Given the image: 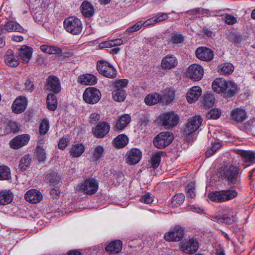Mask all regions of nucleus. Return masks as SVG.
Here are the masks:
<instances>
[{
    "instance_id": "f257e3e1",
    "label": "nucleus",
    "mask_w": 255,
    "mask_h": 255,
    "mask_svg": "<svg viewBox=\"0 0 255 255\" xmlns=\"http://www.w3.org/2000/svg\"><path fill=\"white\" fill-rule=\"evenodd\" d=\"M239 168L232 164L222 166L219 171L220 176L223 179H226L230 184L239 182Z\"/></svg>"
},
{
    "instance_id": "f03ea898",
    "label": "nucleus",
    "mask_w": 255,
    "mask_h": 255,
    "mask_svg": "<svg viewBox=\"0 0 255 255\" xmlns=\"http://www.w3.org/2000/svg\"><path fill=\"white\" fill-rule=\"evenodd\" d=\"M65 30L73 35H79L82 31L83 26L80 19L71 16L66 18L64 21Z\"/></svg>"
},
{
    "instance_id": "7ed1b4c3",
    "label": "nucleus",
    "mask_w": 255,
    "mask_h": 255,
    "mask_svg": "<svg viewBox=\"0 0 255 255\" xmlns=\"http://www.w3.org/2000/svg\"><path fill=\"white\" fill-rule=\"evenodd\" d=\"M238 195L235 190L215 191L209 194L208 197L212 201L223 202L236 197Z\"/></svg>"
},
{
    "instance_id": "20e7f679",
    "label": "nucleus",
    "mask_w": 255,
    "mask_h": 255,
    "mask_svg": "<svg viewBox=\"0 0 255 255\" xmlns=\"http://www.w3.org/2000/svg\"><path fill=\"white\" fill-rule=\"evenodd\" d=\"M128 80L121 79L117 81L115 84V89L112 92V97L114 101L121 102L125 100L126 93L125 89L127 87Z\"/></svg>"
},
{
    "instance_id": "39448f33",
    "label": "nucleus",
    "mask_w": 255,
    "mask_h": 255,
    "mask_svg": "<svg viewBox=\"0 0 255 255\" xmlns=\"http://www.w3.org/2000/svg\"><path fill=\"white\" fill-rule=\"evenodd\" d=\"M98 182L95 179L89 178L77 185L75 189L77 191H82L88 195H93L98 191Z\"/></svg>"
},
{
    "instance_id": "423d86ee",
    "label": "nucleus",
    "mask_w": 255,
    "mask_h": 255,
    "mask_svg": "<svg viewBox=\"0 0 255 255\" xmlns=\"http://www.w3.org/2000/svg\"><path fill=\"white\" fill-rule=\"evenodd\" d=\"M184 236L183 228L179 225H176L171 227L168 232L165 233L164 239L169 242H179L182 240Z\"/></svg>"
},
{
    "instance_id": "0eeeda50",
    "label": "nucleus",
    "mask_w": 255,
    "mask_h": 255,
    "mask_svg": "<svg viewBox=\"0 0 255 255\" xmlns=\"http://www.w3.org/2000/svg\"><path fill=\"white\" fill-rule=\"evenodd\" d=\"M174 139L173 134L170 132H162L156 135L153 140L154 145L162 149L169 145Z\"/></svg>"
},
{
    "instance_id": "6e6552de",
    "label": "nucleus",
    "mask_w": 255,
    "mask_h": 255,
    "mask_svg": "<svg viewBox=\"0 0 255 255\" xmlns=\"http://www.w3.org/2000/svg\"><path fill=\"white\" fill-rule=\"evenodd\" d=\"M101 96V93L99 89L90 87L85 90L83 98L86 103L89 104H95L100 101Z\"/></svg>"
},
{
    "instance_id": "1a4fd4ad",
    "label": "nucleus",
    "mask_w": 255,
    "mask_h": 255,
    "mask_svg": "<svg viewBox=\"0 0 255 255\" xmlns=\"http://www.w3.org/2000/svg\"><path fill=\"white\" fill-rule=\"evenodd\" d=\"M162 125L169 128L176 126L179 121L178 115L174 112H169L162 114L159 117Z\"/></svg>"
},
{
    "instance_id": "9d476101",
    "label": "nucleus",
    "mask_w": 255,
    "mask_h": 255,
    "mask_svg": "<svg viewBox=\"0 0 255 255\" xmlns=\"http://www.w3.org/2000/svg\"><path fill=\"white\" fill-rule=\"evenodd\" d=\"M97 68L99 72L106 77L114 78L116 76V70L109 62L105 61H98Z\"/></svg>"
},
{
    "instance_id": "9b49d317",
    "label": "nucleus",
    "mask_w": 255,
    "mask_h": 255,
    "mask_svg": "<svg viewBox=\"0 0 255 255\" xmlns=\"http://www.w3.org/2000/svg\"><path fill=\"white\" fill-rule=\"evenodd\" d=\"M202 122L203 119L200 116L196 115L190 118L184 128V133L186 135L192 134L199 128Z\"/></svg>"
},
{
    "instance_id": "f8f14e48",
    "label": "nucleus",
    "mask_w": 255,
    "mask_h": 255,
    "mask_svg": "<svg viewBox=\"0 0 255 255\" xmlns=\"http://www.w3.org/2000/svg\"><path fill=\"white\" fill-rule=\"evenodd\" d=\"M187 76L194 81H199L204 75V69L199 64L194 63L190 65L187 71Z\"/></svg>"
},
{
    "instance_id": "ddd939ff",
    "label": "nucleus",
    "mask_w": 255,
    "mask_h": 255,
    "mask_svg": "<svg viewBox=\"0 0 255 255\" xmlns=\"http://www.w3.org/2000/svg\"><path fill=\"white\" fill-rule=\"evenodd\" d=\"M195 54L197 58L206 62L211 61L214 56V51L204 46L197 48L195 51Z\"/></svg>"
},
{
    "instance_id": "4468645a",
    "label": "nucleus",
    "mask_w": 255,
    "mask_h": 255,
    "mask_svg": "<svg viewBox=\"0 0 255 255\" xmlns=\"http://www.w3.org/2000/svg\"><path fill=\"white\" fill-rule=\"evenodd\" d=\"M45 88L54 93H59L61 89L59 79L55 76H49L46 79Z\"/></svg>"
},
{
    "instance_id": "2eb2a0df",
    "label": "nucleus",
    "mask_w": 255,
    "mask_h": 255,
    "mask_svg": "<svg viewBox=\"0 0 255 255\" xmlns=\"http://www.w3.org/2000/svg\"><path fill=\"white\" fill-rule=\"evenodd\" d=\"M110 128V125L107 122H103L93 128L92 132L96 137L103 138L109 132Z\"/></svg>"
},
{
    "instance_id": "dca6fc26",
    "label": "nucleus",
    "mask_w": 255,
    "mask_h": 255,
    "mask_svg": "<svg viewBox=\"0 0 255 255\" xmlns=\"http://www.w3.org/2000/svg\"><path fill=\"white\" fill-rule=\"evenodd\" d=\"M30 139L29 134L18 135L13 138L10 142V146L13 149H18L28 143Z\"/></svg>"
},
{
    "instance_id": "f3484780",
    "label": "nucleus",
    "mask_w": 255,
    "mask_h": 255,
    "mask_svg": "<svg viewBox=\"0 0 255 255\" xmlns=\"http://www.w3.org/2000/svg\"><path fill=\"white\" fill-rule=\"evenodd\" d=\"M178 64V60L173 55H167L164 57L161 62V67L165 70H171L175 68Z\"/></svg>"
},
{
    "instance_id": "a211bd4d",
    "label": "nucleus",
    "mask_w": 255,
    "mask_h": 255,
    "mask_svg": "<svg viewBox=\"0 0 255 255\" xmlns=\"http://www.w3.org/2000/svg\"><path fill=\"white\" fill-rule=\"evenodd\" d=\"M199 248V243L196 239H191L182 244V251L187 254H193L196 252Z\"/></svg>"
},
{
    "instance_id": "6ab92c4d",
    "label": "nucleus",
    "mask_w": 255,
    "mask_h": 255,
    "mask_svg": "<svg viewBox=\"0 0 255 255\" xmlns=\"http://www.w3.org/2000/svg\"><path fill=\"white\" fill-rule=\"evenodd\" d=\"M141 156V152L139 149L132 148L126 154L127 162L129 164H135L140 161Z\"/></svg>"
},
{
    "instance_id": "aec40b11",
    "label": "nucleus",
    "mask_w": 255,
    "mask_h": 255,
    "mask_svg": "<svg viewBox=\"0 0 255 255\" xmlns=\"http://www.w3.org/2000/svg\"><path fill=\"white\" fill-rule=\"evenodd\" d=\"M131 117L129 114H123L119 117L115 122L114 129L115 131H121L123 130L130 123Z\"/></svg>"
},
{
    "instance_id": "412c9836",
    "label": "nucleus",
    "mask_w": 255,
    "mask_h": 255,
    "mask_svg": "<svg viewBox=\"0 0 255 255\" xmlns=\"http://www.w3.org/2000/svg\"><path fill=\"white\" fill-rule=\"evenodd\" d=\"M202 94V89L199 86H193L187 93V100L193 103L198 100Z\"/></svg>"
},
{
    "instance_id": "4be33fe9",
    "label": "nucleus",
    "mask_w": 255,
    "mask_h": 255,
    "mask_svg": "<svg viewBox=\"0 0 255 255\" xmlns=\"http://www.w3.org/2000/svg\"><path fill=\"white\" fill-rule=\"evenodd\" d=\"M77 81L83 85H94L97 83L98 79L95 75L87 73L80 75Z\"/></svg>"
},
{
    "instance_id": "5701e85b",
    "label": "nucleus",
    "mask_w": 255,
    "mask_h": 255,
    "mask_svg": "<svg viewBox=\"0 0 255 255\" xmlns=\"http://www.w3.org/2000/svg\"><path fill=\"white\" fill-rule=\"evenodd\" d=\"M236 220V216L233 209L227 208L223 210L222 217L219 219V222L228 224H231Z\"/></svg>"
},
{
    "instance_id": "b1692460",
    "label": "nucleus",
    "mask_w": 255,
    "mask_h": 255,
    "mask_svg": "<svg viewBox=\"0 0 255 255\" xmlns=\"http://www.w3.org/2000/svg\"><path fill=\"white\" fill-rule=\"evenodd\" d=\"M27 101L25 97L18 98L15 100L12 105V111L15 113H21L26 109Z\"/></svg>"
},
{
    "instance_id": "393cba45",
    "label": "nucleus",
    "mask_w": 255,
    "mask_h": 255,
    "mask_svg": "<svg viewBox=\"0 0 255 255\" xmlns=\"http://www.w3.org/2000/svg\"><path fill=\"white\" fill-rule=\"evenodd\" d=\"M25 199L32 203H37L42 200V195L40 191L36 189H31L25 193Z\"/></svg>"
},
{
    "instance_id": "a878e982",
    "label": "nucleus",
    "mask_w": 255,
    "mask_h": 255,
    "mask_svg": "<svg viewBox=\"0 0 255 255\" xmlns=\"http://www.w3.org/2000/svg\"><path fill=\"white\" fill-rule=\"evenodd\" d=\"M231 116L233 120L238 123L244 122L247 118L245 110L242 108H236L232 110L231 112Z\"/></svg>"
},
{
    "instance_id": "bb28decb",
    "label": "nucleus",
    "mask_w": 255,
    "mask_h": 255,
    "mask_svg": "<svg viewBox=\"0 0 255 255\" xmlns=\"http://www.w3.org/2000/svg\"><path fill=\"white\" fill-rule=\"evenodd\" d=\"M32 54V48L25 45L22 46L18 51L19 56L25 63H28L29 61Z\"/></svg>"
},
{
    "instance_id": "cd10ccee",
    "label": "nucleus",
    "mask_w": 255,
    "mask_h": 255,
    "mask_svg": "<svg viewBox=\"0 0 255 255\" xmlns=\"http://www.w3.org/2000/svg\"><path fill=\"white\" fill-rule=\"evenodd\" d=\"M226 80L222 78H216L212 83L213 91L218 93H223L226 85Z\"/></svg>"
},
{
    "instance_id": "c85d7f7f",
    "label": "nucleus",
    "mask_w": 255,
    "mask_h": 255,
    "mask_svg": "<svg viewBox=\"0 0 255 255\" xmlns=\"http://www.w3.org/2000/svg\"><path fill=\"white\" fill-rule=\"evenodd\" d=\"M13 198L12 193L10 190H2L0 192V204L6 205L10 203Z\"/></svg>"
},
{
    "instance_id": "c756f323",
    "label": "nucleus",
    "mask_w": 255,
    "mask_h": 255,
    "mask_svg": "<svg viewBox=\"0 0 255 255\" xmlns=\"http://www.w3.org/2000/svg\"><path fill=\"white\" fill-rule=\"evenodd\" d=\"M122 249V242L120 240H116L111 242L105 247L107 252L118 253Z\"/></svg>"
},
{
    "instance_id": "7c9ffc66",
    "label": "nucleus",
    "mask_w": 255,
    "mask_h": 255,
    "mask_svg": "<svg viewBox=\"0 0 255 255\" xmlns=\"http://www.w3.org/2000/svg\"><path fill=\"white\" fill-rule=\"evenodd\" d=\"M105 149L102 145H96L94 147L92 152L91 160L96 162L104 156Z\"/></svg>"
},
{
    "instance_id": "2f4dec72",
    "label": "nucleus",
    "mask_w": 255,
    "mask_h": 255,
    "mask_svg": "<svg viewBox=\"0 0 255 255\" xmlns=\"http://www.w3.org/2000/svg\"><path fill=\"white\" fill-rule=\"evenodd\" d=\"M85 147L82 143H76L72 146L70 154L72 157H78L84 152Z\"/></svg>"
},
{
    "instance_id": "473e14b6",
    "label": "nucleus",
    "mask_w": 255,
    "mask_h": 255,
    "mask_svg": "<svg viewBox=\"0 0 255 255\" xmlns=\"http://www.w3.org/2000/svg\"><path fill=\"white\" fill-rule=\"evenodd\" d=\"M81 11L85 17H91L94 13L92 5L87 1H84L81 5Z\"/></svg>"
},
{
    "instance_id": "72a5a7b5",
    "label": "nucleus",
    "mask_w": 255,
    "mask_h": 255,
    "mask_svg": "<svg viewBox=\"0 0 255 255\" xmlns=\"http://www.w3.org/2000/svg\"><path fill=\"white\" fill-rule=\"evenodd\" d=\"M40 49L42 52L49 54H60L62 51L59 47L46 44L41 45Z\"/></svg>"
},
{
    "instance_id": "f704fd0d",
    "label": "nucleus",
    "mask_w": 255,
    "mask_h": 255,
    "mask_svg": "<svg viewBox=\"0 0 255 255\" xmlns=\"http://www.w3.org/2000/svg\"><path fill=\"white\" fill-rule=\"evenodd\" d=\"M218 72L221 75H229L233 73L234 67L232 64L228 62L220 64L218 67Z\"/></svg>"
},
{
    "instance_id": "c9c22d12",
    "label": "nucleus",
    "mask_w": 255,
    "mask_h": 255,
    "mask_svg": "<svg viewBox=\"0 0 255 255\" xmlns=\"http://www.w3.org/2000/svg\"><path fill=\"white\" fill-rule=\"evenodd\" d=\"M225 90L223 93L229 96H233L237 92V85L232 81H227Z\"/></svg>"
},
{
    "instance_id": "e433bc0d",
    "label": "nucleus",
    "mask_w": 255,
    "mask_h": 255,
    "mask_svg": "<svg viewBox=\"0 0 255 255\" xmlns=\"http://www.w3.org/2000/svg\"><path fill=\"white\" fill-rule=\"evenodd\" d=\"M5 28L6 31H16L21 32L23 28L16 22L13 21H8L5 24Z\"/></svg>"
},
{
    "instance_id": "4c0bfd02",
    "label": "nucleus",
    "mask_w": 255,
    "mask_h": 255,
    "mask_svg": "<svg viewBox=\"0 0 255 255\" xmlns=\"http://www.w3.org/2000/svg\"><path fill=\"white\" fill-rule=\"evenodd\" d=\"M161 101V95L157 93L148 95L144 99L146 104L153 105Z\"/></svg>"
},
{
    "instance_id": "58836bf2",
    "label": "nucleus",
    "mask_w": 255,
    "mask_h": 255,
    "mask_svg": "<svg viewBox=\"0 0 255 255\" xmlns=\"http://www.w3.org/2000/svg\"><path fill=\"white\" fill-rule=\"evenodd\" d=\"M215 102V99L213 94L208 93L205 94L203 98L202 103L207 108L212 107Z\"/></svg>"
},
{
    "instance_id": "ea45409f",
    "label": "nucleus",
    "mask_w": 255,
    "mask_h": 255,
    "mask_svg": "<svg viewBox=\"0 0 255 255\" xmlns=\"http://www.w3.org/2000/svg\"><path fill=\"white\" fill-rule=\"evenodd\" d=\"M115 145L119 148L124 147L128 142V136L124 134L119 135L114 139Z\"/></svg>"
},
{
    "instance_id": "a19ab883",
    "label": "nucleus",
    "mask_w": 255,
    "mask_h": 255,
    "mask_svg": "<svg viewBox=\"0 0 255 255\" xmlns=\"http://www.w3.org/2000/svg\"><path fill=\"white\" fill-rule=\"evenodd\" d=\"M47 107L50 111H54L57 107V100L54 94H49L47 97Z\"/></svg>"
},
{
    "instance_id": "79ce46f5",
    "label": "nucleus",
    "mask_w": 255,
    "mask_h": 255,
    "mask_svg": "<svg viewBox=\"0 0 255 255\" xmlns=\"http://www.w3.org/2000/svg\"><path fill=\"white\" fill-rule=\"evenodd\" d=\"M240 154L246 162H255V152L253 151L241 150Z\"/></svg>"
},
{
    "instance_id": "37998d69",
    "label": "nucleus",
    "mask_w": 255,
    "mask_h": 255,
    "mask_svg": "<svg viewBox=\"0 0 255 255\" xmlns=\"http://www.w3.org/2000/svg\"><path fill=\"white\" fill-rule=\"evenodd\" d=\"M31 162V156L29 154L25 155L19 161L18 165L19 169L22 171H25L30 165Z\"/></svg>"
},
{
    "instance_id": "c03bdc74",
    "label": "nucleus",
    "mask_w": 255,
    "mask_h": 255,
    "mask_svg": "<svg viewBox=\"0 0 255 255\" xmlns=\"http://www.w3.org/2000/svg\"><path fill=\"white\" fill-rule=\"evenodd\" d=\"M174 92L172 90H168L164 93L163 96H161V101L167 105L174 100Z\"/></svg>"
},
{
    "instance_id": "a18cd8bd",
    "label": "nucleus",
    "mask_w": 255,
    "mask_h": 255,
    "mask_svg": "<svg viewBox=\"0 0 255 255\" xmlns=\"http://www.w3.org/2000/svg\"><path fill=\"white\" fill-rule=\"evenodd\" d=\"M10 178L9 168L5 165L0 166V180H8Z\"/></svg>"
},
{
    "instance_id": "49530a36",
    "label": "nucleus",
    "mask_w": 255,
    "mask_h": 255,
    "mask_svg": "<svg viewBox=\"0 0 255 255\" xmlns=\"http://www.w3.org/2000/svg\"><path fill=\"white\" fill-rule=\"evenodd\" d=\"M184 37L182 34L179 33H172L170 34L169 42L173 44H179L184 40Z\"/></svg>"
},
{
    "instance_id": "de8ad7c7",
    "label": "nucleus",
    "mask_w": 255,
    "mask_h": 255,
    "mask_svg": "<svg viewBox=\"0 0 255 255\" xmlns=\"http://www.w3.org/2000/svg\"><path fill=\"white\" fill-rule=\"evenodd\" d=\"M162 153L161 151H158L152 154L151 158V164L153 168H156L159 165Z\"/></svg>"
},
{
    "instance_id": "09e8293b",
    "label": "nucleus",
    "mask_w": 255,
    "mask_h": 255,
    "mask_svg": "<svg viewBox=\"0 0 255 255\" xmlns=\"http://www.w3.org/2000/svg\"><path fill=\"white\" fill-rule=\"evenodd\" d=\"M46 180L53 186L56 185L60 180V177L55 172H49L46 176Z\"/></svg>"
},
{
    "instance_id": "8fccbe9b",
    "label": "nucleus",
    "mask_w": 255,
    "mask_h": 255,
    "mask_svg": "<svg viewBox=\"0 0 255 255\" xmlns=\"http://www.w3.org/2000/svg\"><path fill=\"white\" fill-rule=\"evenodd\" d=\"M185 199V196L182 193L176 194L172 199L173 206L177 207L182 204Z\"/></svg>"
},
{
    "instance_id": "3c124183",
    "label": "nucleus",
    "mask_w": 255,
    "mask_h": 255,
    "mask_svg": "<svg viewBox=\"0 0 255 255\" xmlns=\"http://www.w3.org/2000/svg\"><path fill=\"white\" fill-rule=\"evenodd\" d=\"M5 64L11 67H16L19 65V62L13 55H5L4 56Z\"/></svg>"
},
{
    "instance_id": "603ef678",
    "label": "nucleus",
    "mask_w": 255,
    "mask_h": 255,
    "mask_svg": "<svg viewBox=\"0 0 255 255\" xmlns=\"http://www.w3.org/2000/svg\"><path fill=\"white\" fill-rule=\"evenodd\" d=\"M195 183L193 182H190L188 184L186 187V195L187 198L193 199L195 197Z\"/></svg>"
},
{
    "instance_id": "864d4df0",
    "label": "nucleus",
    "mask_w": 255,
    "mask_h": 255,
    "mask_svg": "<svg viewBox=\"0 0 255 255\" xmlns=\"http://www.w3.org/2000/svg\"><path fill=\"white\" fill-rule=\"evenodd\" d=\"M36 158L39 161H44L46 159V155L45 150L40 145L36 147Z\"/></svg>"
},
{
    "instance_id": "5fc2aeb1",
    "label": "nucleus",
    "mask_w": 255,
    "mask_h": 255,
    "mask_svg": "<svg viewBox=\"0 0 255 255\" xmlns=\"http://www.w3.org/2000/svg\"><path fill=\"white\" fill-rule=\"evenodd\" d=\"M49 128V122L47 120H44L42 121L39 127V133L40 134H45Z\"/></svg>"
},
{
    "instance_id": "6e6d98bb",
    "label": "nucleus",
    "mask_w": 255,
    "mask_h": 255,
    "mask_svg": "<svg viewBox=\"0 0 255 255\" xmlns=\"http://www.w3.org/2000/svg\"><path fill=\"white\" fill-rule=\"evenodd\" d=\"M221 114V111L218 109H213L209 111L206 116L209 119H218Z\"/></svg>"
},
{
    "instance_id": "4d7b16f0",
    "label": "nucleus",
    "mask_w": 255,
    "mask_h": 255,
    "mask_svg": "<svg viewBox=\"0 0 255 255\" xmlns=\"http://www.w3.org/2000/svg\"><path fill=\"white\" fill-rule=\"evenodd\" d=\"M221 146L220 142H215L212 144V146L209 150L206 151V155L209 157L213 154Z\"/></svg>"
},
{
    "instance_id": "13d9d810",
    "label": "nucleus",
    "mask_w": 255,
    "mask_h": 255,
    "mask_svg": "<svg viewBox=\"0 0 255 255\" xmlns=\"http://www.w3.org/2000/svg\"><path fill=\"white\" fill-rule=\"evenodd\" d=\"M142 26V21H138L134 25L128 27L126 30V31H128V32H133L139 30Z\"/></svg>"
},
{
    "instance_id": "bf43d9fd",
    "label": "nucleus",
    "mask_w": 255,
    "mask_h": 255,
    "mask_svg": "<svg viewBox=\"0 0 255 255\" xmlns=\"http://www.w3.org/2000/svg\"><path fill=\"white\" fill-rule=\"evenodd\" d=\"M225 22L228 24L233 25L237 22V18L232 14H226L224 18Z\"/></svg>"
},
{
    "instance_id": "052dcab7",
    "label": "nucleus",
    "mask_w": 255,
    "mask_h": 255,
    "mask_svg": "<svg viewBox=\"0 0 255 255\" xmlns=\"http://www.w3.org/2000/svg\"><path fill=\"white\" fill-rule=\"evenodd\" d=\"M229 40L231 41L239 43L242 40V36L240 34L232 33L229 36Z\"/></svg>"
},
{
    "instance_id": "680f3d73",
    "label": "nucleus",
    "mask_w": 255,
    "mask_h": 255,
    "mask_svg": "<svg viewBox=\"0 0 255 255\" xmlns=\"http://www.w3.org/2000/svg\"><path fill=\"white\" fill-rule=\"evenodd\" d=\"M154 18L156 23H158L167 19L168 18V15L167 13H160L155 15Z\"/></svg>"
},
{
    "instance_id": "e2e57ef3",
    "label": "nucleus",
    "mask_w": 255,
    "mask_h": 255,
    "mask_svg": "<svg viewBox=\"0 0 255 255\" xmlns=\"http://www.w3.org/2000/svg\"><path fill=\"white\" fill-rule=\"evenodd\" d=\"M140 201L145 204H150L153 202V199L151 195L147 193L140 199Z\"/></svg>"
},
{
    "instance_id": "0e129e2a",
    "label": "nucleus",
    "mask_w": 255,
    "mask_h": 255,
    "mask_svg": "<svg viewBox=\"0 0 255 255\" xmlns=\"http://www.w3.org/2000/svg\"><path fill=\"white\" fill-rule=\"evenodd\" d=\"M100 114L96 113H92L90 116V123L92 124H95L100 120Z\"/></svg>"
},
{
    "instance_id": "69168bd1",
    "label": "nucleus",
    "mask_w": 255,
    "mask_h": 255,
    "mask_svg": "<svg viewBox=\"0 0 255 255\" xmlns=\"http://www.w3.org/2000/svg\"><path fill=\"white\" fill-rule=\"evenodd\" d=\"M207 9H204L202 8L198 7L196 8L193 10H191L188 11L187 12L191 14H196L197 13L201 14L202 15H205L207 13Z\"/></svg>"
},
{
    "instance_id": "338daca9",
    "label": "nucleus",
    "mask_w": 255,
    "mask_h": 255,
    "mask_svg": "<svg viewBox=\"0 0 255 255\" xmlns=\"http://www.w3.org/2000/svg\"><path fill=\"white\" fill-rule=\"evenodd\" d=\"M69 140L67 138L62 137L59 141L58 147L60 149H64L68 145Z\"/></svg>"
},
{
    "instance_id": "774afa93",
    "label": "nucleus",
    "mask_w": 255,
    "mask_h": 255,
    "mask_svg": "<svg viewBox=\"0 0 255 255\" xmlns=\"http://www.w3.org/2000/svg\"><path fill=\"white\" fill-rule=\"evenodd\" d=\"M155 24H156V22L155 20L154 17L149 18V19H147L146 20H145V21L142 22L143 27H147V26H149L150 25H154Z\"/></svg>"
}]
</instances>
